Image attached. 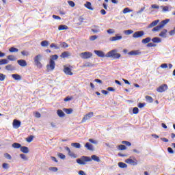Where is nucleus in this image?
<instances>
[{
    "label": "nucleus",
    "mask_w": 175,
    "mask_h": 175,
    "mask_svg": "<svg viewBox=\"0 0 175 175\" xmlns=\"http://www.w3.org/2000/svg\"><path fill=\"white\" fill-rule=\"evenodd\" d=\"M49 170H50V172H53L54 173L58 172V168L57 167H51L49 168Z\"/></svg>",
    "instance_id": "41"
},
{
    "label": "nucleus",
    "mask_w": 175,
    "mask_h": 175,
    "mask_svg": "<svg viewBox=\"0 0 175 175\" xmlns=\"http://www.w3.org/2000/svg\"><path fill=\"white\" fill-rule=\"evenodd\" d=\"M17 63L20 65V66H22L23 68L27 66V61L24 59H19L17 61Z\"/></svg>",
    "instance_id": "17"
},
{
    "label": "nucleus",
    "mask_w": 175,
    "mask_h": 175,
    "mask_svg": "<svg viewBox=\"0 0 175 175\" xmlns=\"http://www.w3.org/2000/svg\"><path fill=\"white\" fill-rule=\"evenodd\" d=\"M46 69L48 72H50V70H53V69H55V62L50 60L49 64L46 65Z\"/></svg>",
    "instance_id": "7"
},
{
    "label": "nucleus",
    "mask_w": 175,
    "mask_h": 175,
    "mask_svg": "<svg viewBox=\"0 0 175 175\" xmlns=\"http://www.w3.org/2000/svg\"><path fill=\"white\" fill-rule=\"evenodd\" d=\"M124 33L125 35H131V33H133V31L131 29H129V30H124Z\"/></svg>",
    "instance_id": "42"
},
{
    "label": "nucleus",
    "mask_w": 175,
    "mask_h": 175,
    "mask_svg": "<svg viewBox=\"0 0 175 175\" xmlns=\"http://www.w3.org/2000/svg\"><path fill=\"white\" fill-rule=\"evenodd\" d=\"M6 79V75H3V73H0V81H4Z\"/></svg>",
    "instance_id": "46"
},
{
    "label": "nucleus",
    "mask_w": 175,
    "mask_h": 175,
    "mask_svg": "<svg viewBox=\"0 0 175 175\" xmlns=\"http://www.w3.org/2000/svg\"><path fill=\"white\" fill-rule=\"evenodd\" d=\"M57 114L58 116V117H60L62 118V117H65V113H64V111L61 109H58L57 111Z\"/></svg>",
    "instance_id": "27"
},
{
    "label": "nucleus",
    "mask_w": 175,
    "mask_h": 175,
    "mask_svg": "<svg viewBox=\"0 0 175 175\" xmlns=\"http://www.w3.org/2000/svg\"><path fill=\"white\" fill-rule=\"evenodd\" d=\"M167 85L162 84L157 89V92L162 93V92H165V91H167Z\"/></svg>",
    "instance_id": "8"
},
{
    "label": "nucleus",
    "mask_w": 175,
    "mask_h": 175,
    "mask_svg": "<svg viewBox=\"0 0 175 175\" xmlns=\"http://www.w3.org/2000/svg\"><path fill=\"white\" fill-rule=\"evenodd\" d=\"M90 159H92V161H94V162H100V159H99V157L95 154L92 155Z\"/></svg>",
    "instance_id": "25"
},
{
    "label": "nucleus",
    "mask_w": 175,
    "mask_h": 175,
    "mask_svg": "<svg viewBox=\"0 0 175 175\" xmlns=\"http://www.w3.org/2000/svg\"><path fill=\"white\" fill-rule=\"evenodd\" d=\"M12 77L14 79V80H21L23 78L21 75L18 74H13L12 75Z\"/></svg>",
    "instance_id": "26"
},
{
    "label": "nucleus",
    "mask_w": 175,
    "mask_h": 175,
    "mask_svg": "<svg viewBox=\"0 0 175 175\" xmlns=\"http://www.w3.org/2000/svg\"><path fill=\"white\" fill-rule=\"evenodd\" d=\"M167 151L170 154H174V150L170 147L167 148Z\"/></svg>",
    "instance_id": "63"
},
{
    "label": "nucleus",
    "mask_w": 175,
    "mask_h": 175,
    "mask_svg": "<svg viewBox=\"0 0 175 175\" xmlns=\"http://www.w3.org/2000/svg\"><path fill=\"white\" fill-rule=\"evenodd\" d=\"M94 116V112H90L88 114L85 115L83 118L82 119V122H85V121L90 120V118H92Z\"/></svg>",
    "instance_id": "10"
},
{
    "label": "nucleus",
    "mask_w": 175,
    "mask_h": 175,
    "mask_svg": "<svg viewBox=\"0 0 175 175\" xmlns=\"http://www.w3.org/2000/svg\"><path fill=\"white\" fill-rule=\"evenodd\" d=\"M107 32L109 35H113V33H116V30H114L113 29H109L107 30Z\"/></svg>",
    "instance_id": "44"
},
{
    "label": "nucleus",
    "mask_w": 175,
    "mask_h": 175,
    "mask_svg": "<svg viewBox=\"0 0 175 175\" xmlns=\"http://www.w3.org/2000/svg\"><path fill=\"white\" fill-rule=\"evenodd\" d=\"M9 64V60L6 59H0V65H8Z\"/></svg>",
    "instance_id": "32"
},
{
    "label": "nucleus",
    "mask_w": 175,
    "mask_h": 175,
    "mask_svg": "<svg viewBox=\"0 0 175 175\" xmlns=\"http://www.w3.org/2000/svg\"><path fill=\"white\" fill-rule=\"evenodd\" d=\"M21 54L22 55H25L26 57H28V55H29V52L27 51H22Z\"/></svg>",
    "instance_id": "56"
},
{
    "label": "nucleus",
    "mask_w": 175,
    "mask_h": 175,
    "mask_svg": "<svg viewBox=\"0 0 175 175\" xmlns=\"http://www.w3.org/2000/svg\"><path fill=\"white\" fill-rule=\"evenodd\" d=\"M61 46L64 49H67V47H69V45L68 44V43H66L65 42H61Z\"/></svg>",
    "instance_id": "51"
},
{
    "label": "nucleus",
    "mask_w": 175,
    "mask_h": 175,
    "mask_svg": "<svg viewBox=\"0 0 175 175\" xmlns=\"http://www.w3.org/2000/svg\"><path fill=\"white\" fill-rule=\"evenodd\" d=\"M72 147H75V148H80L81 147V145L80 144L75 142L71 144Z\"/></svg>",
    "instance_id": "38"
},
{
    "label": "nucleus",
    "mask_w": 175,
    "mask_h": 175,
    "mask_svg": "<svg viewBox=\"0 0 175 175\" xmlns=\"http://www.w3.org/2000/svg\"><path fill=\"white\" fill-rule=\"evenodd\" d=\"M126 148V146H125V145H119L118 146V150H124Z\"/></svg>",
    "instance_id": "48"
},
{
    "label": "nucleus",
    "mask_w": 175,
    "mask_h": 175,
    "mask_svg": "<svg viewBox=\"0 0 175 175\" xmlns=\"http://www.w3.org/2000/svg\"><path fill=\"white\" fill-rule=\"evenodd\" d=\"M89 142L93 144H98V141L94 140V139H89Z\"/></svg>",
    "instance_id": "61"
},
{
    "label": "nucleus",
    "mask_w": 175,
    "mask_h": 175,
    "mask_svg": "<svg viewBox=\"0 0 175 175\" xmlns=\"http://www.w3.org/2000/svg\"><path fill=\"white\" fill-rule=\"evenodd\" d=\"M20 125H21V122L20 120H14L13 121V126L15 128V129H18V128H20Z\"/></svg>",
    "instance_id": "15"
},
{
    "label": "nucleus",
    "mask_w": 175,
    "mask_h": 175,
    "mask_svg": "<svg viewBox=\"0 0 175 175\" xmlns=\"http://www.w3.org/2000/svg\"><path fill=\"white\" fill-rule=\"evenodd\" d=\"M20 157L23 159V161H28V157H27V155L24 154H20Z\"/></svg>",
    "instance_id": "47"
},
{
    "label": "nucleus",
    "mask_w": 175,
    "mask_h": 175,
    "mask_svg": "<svg viewBox=\"0 0 175 175\" xmlns=\"http://www.w3.org/2000/svg\"><path fill=\"white\" fill-rule=\"evenodd\" d=\"M91 31L92 32H94V33H98V32H100V29H99V26L94 25Z\"/></svg>",
    "instance_id": "18"
},
{
    "label": "nucleus",
    "mask_w": 175,
    "mask_h": 175,
    "mask_svg": "<svg viewBox=\"0 0 175 175\" xmlns=\"http://www.w3.org/2000/svg\"><path fill=\"white\" fill-rule=\"evenodd\" d=\"M161 8H162V9H163L162 12H163L164 13L166 12H169L168 6H161Z\"/></svg>",
    "instance_id": "52"
},
{
    "label": "nucleus",
    "mask_w": 175,
    "mask_h": 175,
    "mask_svg": "<svg viewBox=\"0 0 175 175\" xmlns=\"http://www.w3.org/2000/svg\"><path fill=\"white\" fill-rule=\"evenodd\" d=\"M125 163L129 165H133V166H136L137 165V159H136V157L131 156L125 160Z\"/></svg>",
    "instance_id": "4"
},
{
    "label": "nucleus",
    "mask_w": 175,
    "mask_h": 175,
    "mask_svg": "<svg viewBox=\"0 0 175 175\" xmlns=\"http://www.w3.org/2000/svg\"><path fill=\"white\" fill-rule=\"evenodd\" d=\"M65 150L68 152L69 157H71L72 158H77V154H75V152H72L70 150V148L69 147L66 146L65 147Z\"/></svg>",
    "instance_id": "11"
},
{
    "label": "nucleus",
    "mask_w": 175,
    "mask_h": 175,
    "mask_svg": "<svg viewBox=\"0 0 175 175\" xmlns=\"http://www.w3.org/2000/svg\"><path fill=\"white\" fill-rule=\"evenodd\" d=\"M91 66H94V64L90 62H86L83 65V68H91Z\"/></svg>",
    "instance_id": "35"
},
{
    "label": "nucleus",
    "mask_w": 175,
    "mask_h": 175,
    "mask_svg": "<svg viewBox=\"0 0 175 175\" xmlns=\"http://www.w3.org/2000/svg\"><path fill=\"white\" fill-rule=\"evenodd\" d=\"M5 69L6 70H16V67H14V66L12 65V64H8L5 66Z\"/></svg>",
    "instance_id": "24"
},
{
    "label": "nucleus",
    "mask_w": 175,
    "mask_h": 175,
    "mask_svg": "<svg viewBox=\"0 0 175 175\" xmlns=\"http://www.w3.org/2000/svg\"><path fill=\"white\" fill-rule=\"evenodd\" d=\"M61 58H68V57H70V53L68 51L63 52L61 55Z\"/></svg>",
    "instance_id": "23"
},
{
    "label": "nucleus",
    "mask_w": 175,
    "mask_h": 175,
    "mask_svg": "<svg viewBox=\"0 0 175 175\" xmlns=\"http://www.w3.org/2000/svg\"><path fill=\"white\" fill-rule=\"evenodd\" d=\"M142 36H144V31H135L133 34V38H135V39H137V38H142Z\"/></svg>",
    "instance_id": "9"
},
{
    "label": "nucleus",
    "mask_w": 175,
    "mask_h": 175,
    "mask_svg": "<svg viewBox=\"0 0 175 175\" xmlns=\"http://www.w3.org/2000/svg\"><path fill=\"white\" fill-rule=\"evenodd\" d=\"M150 42H151V38L150 37H148L142 40V42L144 43V44H147V43H150Z\"/></svg>",
    "instance_id": "33"
},
{
    "label": "nucleus",
    "mask_w": 175,
    "mask_h": 175,
    "mask_svg": "<svg viewBox=\"0 0 175 175\" xmlns=\"http://www.w3.org/2000/svg\"><path fill=\"white\" fill-rule=\"evenodd\" d=\"M42 57L43 56L42 55L38 54L34 57V63L36 66H38V68H42V63L40 62V61H42Z\"/></svg>",
    "instance_id": "5"
},
{
    "label": "nucleus",
    "mask_w": 175,
    "mask_h": 175,
    "mask_svg": "<svg viewBox=\"0 0 175 175\" xmlns=\"http://www.w3.org/2000/svg\"><path fill=\"white\" fill-rule=\"evenodd\" d=\"M121 39H122V36H118V35H116L113 37H111L109 38L110 42H117V40H121Z\"/></svg>",
    "instance_id": "14"
},
{
    "label": "nucleus",
    "mask_w": 175,
    "mask_h": 175,
    "mask_svg": "<svg viewBox=\"0 0 175 175\" xmlns=\"http://www.w3.org/2000/svg\"><path fill=\"white\" fill-rule=\"evenodd\" d=\"M141 54L140 50L131 51L129 53V55H140Z\"/></svg>",
    "instance_id": "16"
},
{
    "label": "nucleus",
    "mask_w": 175,
    "mask_h": 175,
    "mask_svg": "<svg viewBox=\"0 0 175 175\" xmlns=\"http://www.w3.org/2000/svg\"><path fill=\"white\" fill-rule=\"evenodd\" d=\"M94 53L100 58H105V57H106V55H105V52L102 51L94 50Z\"/></svg>",
    "instance_id": "13"
},
{
    "label": "nucleus",
    "mask_w": 175,
    "mask_h": 175,
    "mask_svg": "<svg viewBox=\"0 0 175 175\" xmlns=\"http://www.w3.org/2000/svg\"><path fill=\"white\" fill-rule=\"evenodd\" d=\"M85 147L87 150H89V151H94V146L88 142L85 144Z\"/></svg>",
    "instance_id": "21"
},
{
    "label": "nucleus",
    "mask_w": 175,
    "mask_h": 175,
    "mask_svg": "<svg viewBox=\"0 0 175 175\" xmlns=\"http://www.w3.org/2000/svg\"><path fill=\"white\" fill-rule=\"evenodd\" d=\"M64 72L66 75H68V76H73V72H72V68L69 67H64Z\"/></svg>",
    "instance_id": "12"
},
{
    "label": "nucleus",
    "mask_w": 175,
    "mask_h": 175,
    "mask_svg": "<svg viewBox=\"0 0 175 175\" xmlns=\"http://www.w3.org/2000/svg\"><path fill=\"white\" fill-rule=\"evenodd\" d=\"M21 151L23 152V154H28V152H29V148L27 146H21Z\"/></svg>",
    "instance_id": "20"
},
{
    "label": "nucleus",
    "mask_w": 175,
    "mask_h": 175,
    "mask_svg": "<svg viewBox=\"0 0 175 175\" xmlns=\"http://www.w3.org/2000/svg\"><path fill=\"white\" fill-rule=\"evenodd\" d=\"M58 59V55H53L51 57L50 61H57Z\"/></svg>",
    "instance_id": "43"
},
{
    "label": "nucleus",
    "mask_w": 175,
    "mask_h": 175,
    "mask_svg": "<svg viewBox=\"0 0 175 175\" xmlns=\"http://www.w3.org/2000/svg\"><path fill=\"white\" fill-rule=\"evenodd\" d=\"M10 53H18V49L14 47H11L10 49Z\"/></svg>",
    "instance_id": "45"
},
{
    "label": "nucleus",
    "mask_w": 175,
    "mask_h": 175,
    "mask_svg": "<svg viewBox=\"0 0 175 175\" xmlns=\"http://www.w3.org/2000/svg\"><path fill=\"white\" fill-rule=\"evenodd\" d=\"M131 12H132V10H131L129 8H126L123 10V13L125 14L126 13H131Z\"/></svg>",
    "instance_id": "55"
},
{
    "label": "nucleus",
    "mask_w": 175,
    "mask_h": 175,
    "mask_svg": "<svg viewBox=\"0 0 175 175\" xmlns=\"http://www.w3.org/2000/svg\"><path fill=\"white\" fill-rule=\"evenodd\" d=\"M40 44H41L42 47H47V46H49V41L44 40V41L41 42Z\"/></svg>",
    "instance_id": "37"
},
{
    "label": "nucleus",
    "mask_w": 175,
    "mask_h": 175,
    "mask_svg": "<svg viewBox=\"0 0 175 175\" xmlns=\"http://www.w3.org/2000/svg\"><path fill=\"white\" fill-rule=\"evenodd\" d=\"M79 57L83 59H88V58H91L92 57V53L91 52H83L79 54Z\"/></svg>",
    "instance_id": "6"
},
{
    "label": "nucleus",
    "mask_w": 175,
    "mask_h": 175,
    "mask_svg": "<svg viewBox=\"0 0 175 175\" xmlns=\"http://www.w3.org/2000/svg\"><path fill=\"white\" fill-rule=\"evenodd\" d=\"M152 41L153 42V43H161V42H162V40H161V38H158V37H154L152 39Z\"/></svg>",
    "instance_id": "34"
},
{
    "label": "nucleus",
    "mask_w": 175,
    "mask_h": 175,
    "mask_svg": "<svg viewBox=\"0 0 175 175\" xmlns=\"http://www.w3.org/2000/svg\"><path fill=\"white\" fill-rule=\"evenodd\" d=\"M51 49H55V50H59V46L55 44V43H52L50 45Z\"/></svg>",
    "instance_id": "39"
},
{
    "label": "nucleus",
    "mask_w": 175,
    "mask_h": 175,
    "mask_svg": "<svg viewBox=\"0 0 175 175\" xmlns=\"http://www.w3.org/2000/svg\"><path fill=\"white\" fill-rule=\"evenodd\" d=\"M7 58L10 61H16V57H14V55H8Z\"/></svg>",
    "instance_id": "49"
},
{
    "label": "nucleus",
    "mask_w": 175,
    "mask_h": 175,
    "mask_svg": "<svg viewBox=\"0 0 175 175\" xmlns=\"http://www.w3.org/2000/svg\"><path fill=\"white\" fill-rule=\"evenodd\" d=\"M152 9H159V5H157V4H152L151 5Z\"/></svg>",
    "instance_id": "64"
},
{
    "label": "nucleus",
    "mask_w": 175,
    "mask_h": 175,
    "mask_svg": "<svg viewBox=\"0 0 175 175\" xmlns=\"http://www.w3.org/2000/svg\"><path fill=\"white\" fill-rule=\"evenodd\" d=\"M122 144H125L126 146H128V147L131 146V142H129L128 141H122Z\"/></svg>",
    "instance_id": "57"
},
{
    "label": "nucleus",
    "mask_w": 175,
    "mask_h": 175,
    "mask_svg": "<svg viewBox=\"0 0 175 175\" xmlns=\"http://www.w3.org/2000/svg\"><path fill=\"white\" fill-rule=\"evenodd\" d=\"M105 57L111 59H120L121 58V54L118 53V50L113 49L107 53Z\"/></svg>",
    "instance_id": "1"
},
{
    "label": "nucleus",
    "mask_w": 175,
    "mask_h": 175,
    "mask_svg": "<svg viewBox=\"0 0 175 175\" xmlns=\"http://www.w3.org/2000/svg\"><path fill=\"white\" fill-rule=\"evenodd\" d=\"M118 166L121 169H126V167H128V165H126V163H124L123 162H119L118 163Z\"/></svg>",
    "instance_id": "28"
},
{
    "label": "nucleus",
    "mask_w": 175,
    "mask_h": 175,
    "mask_svg": "<svg viewBox=\"0 0 175 175\" xmlns=\"http://www.w3.org/2000/svg\"><path fill=\"white\" fill-rule=\"evenodd\" d=\"M133 114H137L139 113V108L134 107L133 109Z\"/></svg>",
    "instance_id": "59"
},
{
    "label": "nucleus",
    "mask_w": 175,
    "mask_h": 175,
    "mask_svg": "<svg viewBox=\"0 0 175 175\" xmlns=\"http://www.w3.org/2000/svg\"><path fill=\"white\" fill-rule=\"evenodd\" d=\"M96 39H98V36H90V40L92 42H94V40H96Z\"/></svg>",
    "instance_id": "60"
},
{
    "label": "nucleus",
    "mask_w": 175,
    "mask_h": 175,
    "mask_svg": "<svg viewBox=\"0 0 175 175\" xmlns=\"http://www.w3.org/2000/svg\"><path fill=\"white\" fill-rule=\"evenodd\" d=\"M85 8L88 9L89 10H94V8H92V4L90 1H87L86 3L84 4Z\"/></svg>",
    "instance_id": "19"
},
{
    "label": "nucleus",
    "mask_w": 175,
    "mask_h": 175,
    "mask_svg": "<svg viewBox=\"0 0 175 175\" xmlns=\"http://www.w3.org/2000/svg\"><path fill=\"white\" fill-rule=\"evenodd\" d=\"M166 33H167V30L166 29H164L160 33L159 36L161 38H166Z\"/></svg>",
    "instance_id": "29"
},
{
    "label": "nucleus",
    "mask_w": 175,
    "mask_h": 175,
    "mask_svg": "<svg viewBox=\"0 0 175 175\" xmlns=\"http://www.w3.org/2000/svg\"><path fill=\"white\" fill-rule=\"evenodd\" d=\"M169 34L170 35V36H173V35H175V27H174V29H173V30H171V31L169 32Z\"/></svg>",
    "instance_id": "62"
},
{
    "label": "nucleus",
    "mask_w": 175,
    "mask_h": 175,
    "mask_svg": "<svg viewBox=\"0 0 175 175\" xmlns=\"http://www.w3.org/2000/svg\"><path fill=\"white\" fill-rule=\"evenodd\" d=\"M68 29V26L65 25H62L58 27L59 31H65Z\"/></svg>",
    "instance_id": "31"
},
{
    "label": "nucleus",
    "mask_w": 175,
    "mask_h": 175,
    "mask_svg": "<svg viewBox=\"0 0 175 175\" xmlns=\"http://www.w3.org/2000/svg\"><path fill=\"white\" fill-rule=\"evenodd\" d=\"M170 21V19H165L162 21L159 25L154 27L152 29V32H157L158 31H161V29H162V28H163V27H165L166 24H167V23H169Z\"/></svg>",
    "instance_id": "2"
},
{
    "label": "nucleus",
    "mask_w": 175,
    "mask_h": 175,
    "mask_svg": "<svg viewBox=\"0 0 175 175\" xmlns=\"http://www.w3.org/2000/svg\"><path fill=\"white\" fill-rule=\"evenodd\" d=\"M12 147H13V148H21V144L15 142L12 145Z\"/></svg>",
    "instance_id": "36"
},
{
    "label": "nucleus",
    "mask_w": 175,
    "mask_h": 175,
    "mask_svg": "<svg viewBox=\"0 0 175 175\" xmlns=\"http://www.w3.org/2000/svg\"><path fill=\"white\" fill-rule=\"evenodd\" d=\"M32 140H33V135H30L29 137L26 139V142H27V143H31Z\"/></svg>",
    "instance_id": "50"
},
{
    "label": "nucleus",
    "mask_w": 175,
    "mask_h": 175,
    "mask_svg": "<svg viewBox=\"0 0 175 175\" xmlns=\"http://www.w3.org/2000/svg\"><path fill=\"white\" fill-rule=\"evenodd\" d=\"M63 111H64V112L66 113V114H72L73 113V109L71 108H64L63 109Z\"/></svg>",
    "instance_id": "30"
},
{
    "label": "nucleus",
    "mask_w": 175,
    "mask_h": 175,
    "mask_svg": "<svg viewBox=\"0 0 175 175\" xmlns=\"http://www.w3.org/2000/svg\"><path fill=\"white\" fill-rule=\"evenodd\" d=\"M2 167L3 169H9L10 166H9V163H3L2 164Z\"/></svg>",
    "instance_id": "53"
},
{
    "label": "nucleus",
    "mask_w": 175,
    "mask_h": 175,
    "mask_svg": "<svg viewBox=\"0 0 175 175\" xmlns=\"http://www.w3.org/2000/svg\"><path fill=\"white\" fill-rule=\"evenodd\" d=\"M158 23H159V20L154 21L148 25V28H152L153 27H157V25H158Z\"/></svg>",
    "instance_id": "22"
},
{
    "label": "nucleus",
    "mask_w": 175,
    "mask_h": 175,
    "mask_svg": "<svg viewBox=\"0 0 175 175\" xmlns=\"http://www.w3.org/2000/svg\"><path fill=\"white\" fill-rule=\"evenodd\" d=\"M4 157L6 158V159H12V156L9 154V153H5Z\"/></svg>",
    "instance_id": "58"
},
{
    "label": "nucleus",
    "mask_w": 175,
    "mask_h": 175,
    "mask_svg": "<svg viewBox=\"0 0 175 175\" xmlns=\"http://www.w3.org/2000/svg\"><path fill=\"white\" fill-rule=\"evenodd\" d=\"M57 156L59 157V158H60V159H65V158H66V156H65V154L62 153H58Z\"/></svg>",
    "instance_id": "54"
},
{
    "label": "nucleus",
    "mask_w": 175,
    "mask_h": 175,
    "mask_svg": "<svg viewBox=\"0 0 175 175\" xmlns=\"http://www.w3.org/2000/svg\"><path fill=\"white\" fill-rule=\"evenodd\" d=\"M146 99L147 102H149V103H152V102H154V99H152V97H151L150 96H146Z\"/></svg>",
    "instance_id": "40"
},
{
    "label": "nucleus",
    "mask_w": 175,
    "mask_h": 175,
    "mask_svg": "<svg viewBox=\"0 0 175 175\" xmlns=\"http://www.w3.org/2000/svg\"><path fill=\"white\" fill-rule=\"evenodd\" d=\"M91 157L87 156H82L80 159H77V163L79 165H85L86 162H91Z\"/></svg>",
    "instance_id": "3"
}]
</instances>
